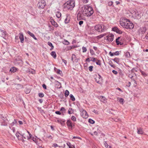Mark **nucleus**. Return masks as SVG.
<instances>
[{
  "mask_svg": "<svg viewBox=\"0 0 148 148\" xmlns=\"http://www.w3.org/2000/svg\"><path fill=\"white\" fill-rule=\"evenodd\" d=\"M137 133L139 134H142L143 133V132L141 129H137Z\"/></svg>",
  "mask_w": 148,
  "mask_h": 148,
  "instance_id": "obj_31",
  "label": "nucleus"
},
{
  "mask_svg": "<svg viewBox=\"0 0 148 148\" xmlns=\"http://www.w3.org/2000/svg\"><path fill=\"white\" fill-rule=\"evenodd\" d=\"M104 144L105 147L106 148H111V147L109 145H108V143H107L106 142H104Z\"/></svg>",
  "mask_w": 148,
  "mask_h": 148,
  "instance_id": "obj_36",
  "label": "nucleus"
},
{
  "mask_svg": "<svg viewBox=\"0 0 148 148\" xmlns=\"http://www.w3.org/2000/svg\"><path fill=\"white\" fill-rule=\"evenodd\" d=\"M55 113L58 115H61V113L59 111H56L55 112Z\"/></svg>",
  "mask_w": 148,
  "mask_h": 148,
  "instance_id": "obj_57",
  "label": "nucleus"
},
{
  "mask_svg": "<svg viewBox=\"0 0 148 148\" xmlns=\"http://www.w3.org/2000/svg\"><path fill=\"white\" fill-rule=\"evenodd\" d=\"M56 15L57 18H59L61 17V14L60 12L58 11L56 12Z\"/></svg>",
  "mask_w": 148,
  "mask_h": 148,
  "instance_id": "obj_26",
  "label": "nucleus"
},
{
  "mask_svg": "<svg viewBox=\"0 0 148 148\" xmlns=\"http://www.w3.org/2000/svg\"><path fill=\"white\" fill-rule=\"evenodd\" d=\"M38 96L40 97H44V95L43 93L40 92L38 94Z\"/></svg>",
  "mask_w": 148,
  "mask_h": 148,
  "instance_id": "obj_47",
  "label": "nucleus"
},
{
  "mask_svg": "<svg viewBox=\"0 0 148 148\" xmlns=\"http://www.w3.org/2000/svg\"><path fill=\"white\" fill-rule=\"evenodd\" d=\"M75 6V2L73 0L68 1L64 4V8L66 10H72Z\"/></svg>",
  "mask_w": 148,
  "mask_h": 148,
  "instance_id": "obj_4",
  "label": "nucleus"
},
{
  "mask_svg": "<svg viewBox=\"0 0 148 148\" xmlns=\"http://www.w3.org/2000/svg\"><path fill=\"white\" fill-rule=\"evenodd\" d=\"M112 30L117 33L121 34L123 32L122 31L120 30L117 27H115L112 28Z\"/></svg>",
  "mask_w": 148,
  "mask_h": 148,
  "instance_id": "obj_14",
  "label": "nucleus"
},
{
  "mask_svg": "<svg viewBox=\"0 0 148 148\" xmlns=\"http://www.w3.org/2000/svg\"><path fill=\"white\" fill-rule=\"evenodd\" d=\"M66 110V109H65V108L64 107H62L60 109V111H64Z\"/></svg>",
  "mask_w": 148,
  "mask_h": 148,
  "instance_id": "obj_54",
  "label": "nucleus"
},
{
  "mask_svg": "<svg viewBox=\"0 0 148 148\" xmlns=\"http://www.w3.org/2000/svg\"><path fill=\"white\" fill-rule=\"evenodd\" d=\"M17 70V69L15 67H12L11 68L10 70V71L12 73H14L16 72Z\"/></svg>",
  "mask_w": 148,
  "mask_h": 148,
  "instance_id": "obj_20",
  "label": "nucleus"
},
{
  "mask_svg": "<svg viewBox=\"0 0 148 148\" xmlns=\"http://www.w3.org/2000/svg\"><path fill=\"white\" fill-rule=\"evenodd\" d=\"M120 38V37H119L116 40V42L117 45H121V42H119V40Z\"/></svg>",
  "mask_w": 148,
  "mask_h": 148,
  "instance_id": "obj_27",
  "label": "nucleus"
},
{
  "mask_svg": "<svg viewBox=\"0 0 148 148\" xmlns=\"http://www.w3.org/2000/svg\"><path fill=\"white\" fill-rule=\"evenodd\" d=\"M64 41L65 42V45H68L69 44V42L67 40H66Z\"/></svg>",
  "mask_w": 148,
  "mask_h": 148,
  "instance_id": "obj_60",
  "label": "nucleus"
},
{
  "mask_svg": "<svg viewBox=\"0 0 148 148\" xmlns=\"http://www.w3.org/2000/svg\"><path fill=\"white\" fill-rule=\"evenodd\" d=\"M93 48L95 51H97V48L95 46H94L93 47Z\"/></svg>",
  "mask_w": 148,
  "mask_h": 148,
  "instance_id": "obj_64",
  "label": "nucleus"
},
{
  "mask_svg": "<svg viewBox=\"0 0 148 148\" xmlns=\"http://www.w3.org/2000/svg\"><path fill=\"white\" fill-rule=\"evenodd\" d=\"M95 81L98 83L100 84V80L101 79V76L99 75L98 74V76L97 77L95 78Z\"/></svg>",
  "mask_w": 148,
  "mask_h": 148,
  "instance_id": "obj_16",
  "label": "nucleus"
},
{
  "mask_svg": "<svg viewBox=\"0 0 148 148\" xmlns=\"http://www.w3.org/2000/svg\"><path fill=\"white\" fill-rule=\"evenodd\" d=\"M83 9V12L84 15L87 16H90L93 13L92 8L90 6H85Z\"/></svg>",
  "mask_w": 148,
  "mask_h": 148,
  "instance_id": "obj_3",
  "label": "nucleus"
},
{
  "mask_svg": "<svg viewBox=\"0 0 148 148\" xmlns=\"http://www.w3.org/2000/svg\"><path fill=\"white\" fill-rule=\"evenodd\" d=\"M80 112H81L82 116L83 118L86 119L88 118V115L86 110L82 109L80 110Z\"/></svg>",
  "mask_w": 148,
  "mask_h": 148,
  "instance_id": "obj_7",
  "label": "nucleus"
},
{
  "mask_svg": "<svg viewBox=\"0 0 148 148\" xmlns=\"http://www.w3.org/2000/svg\"><path fill=\"white\" fill-rule=\"evenodd\" d=\"M112 60H113V61H114L115 62H116V63L118 64H119V60L120 59L118 58H114V59H112Z\"/></svg>",
  "mask_w": 148,
  "mask_h": 148,
  "instance_id": "obj_25",
  "label": "nucleus"
},
{
  "mask_svg": "<svg viewBox=\"0 0 148 148\" xmlns=\"http://www.w3.org/2000/svg\"><path fill=\"white\" fill-rule=\"evenodd\" d=\"M100 101L103 102L105 103L106 102V98H105L103 96H101L100 97Z\"/></svg>",
  "mask_w": 148,
  "mask_h": 148,
  "instance_id": "obj_23",
  "label": "nucleus"
},
{
  "mask_svg": "<svg viewBox=\"0 0 148 148\" xmlns=\"http://www.w3.org/2000/svg\"><path fill=\"white\" fill-rule=\"evenodd\" d=\"M90 53L92 55L94 54H95V53L93 50L92 49H90Z\"/></svg>",
  "mask_w": 148,
  "mask_h": 148,
  "instance_id": "obj_52",
  "label": "nucleus"
},
{
  "mask_svg": "<svg viewBox=\"0 0 148 148\" xmlns=\"http://www.w3.org/2000/svg\"><path fill=\"white\" fill-rule=\"evenodd\" d=\"M119 51H116L115 52H113V53H112V52L110 51L109 53V55L111 56H113L114 55H115V56L118 55H119Z\"/></svg>",
  "mask_w": 148,
  "mask_h": 148,
  "instance_id": "obj_18",
  "label": "nucleus"
},
{
  "mask_svg": "<svg viewBox=\"0 0 148 148\" xmlns=\"http://www.w3.org/2000/svg\"><path fill=\"white\" fill-rule=\"evenodd\" d=\"M76 138L79 139H81V138L80 137H79L74 136L73 137V139Z\"/></svg>",
  "mask_w": 148,
  "mask_h": 148,
  "instance_id": "obj_62",
  "label": "nucleus"
},
{
  "mask_svg": "<svg viewBox=\"0 0 148 148\" xmlns=\"http://www.w3.org/2000/svg\"><path fill=\"white\" fill-rule=\"evenodd\" d=\"M93 66H89V67H88V69H89V70L90 71V72H92V70H93Z\"/></svg>",
  "mask_w": 148,
  "mask_h": 148,
  "instance_id": "obj_44",
  "label": "nucleus"
},
{
  "mask_svg": "<svg viewBox=\"0 0 148 148\" xmlns=\"http://www.w3.org/2000/svg\"><path fill=\"white\" fill-rule=\"evenodd\" d=\"M119 101L121 104H123L124 103V99L123 98H119Z\"/></svg>",
  "mask_w": 148,
  "mask_h": 148,
  "instance_id": "obj_35",
  "label": "nucleus"
},
{
  "mask_svg": "<svg viewBox=\"0 0 148 148\" xmlns=\"http://www.w3.org/2000/svg\"><path fill=\"white\" fill-rule=\"evenodd\" d=\"M113 3V1H110L108 2V6H112V5Z\"/></svg>",
  "mask_w": 148,
  "mask_h": 148,
  "instance_id": "obj_43",
  "label": "nucleus"
},
{
  "mask_svg": "<svg viewBox=\"0 0 148 148\" xmlns=\"http://www.w3.org/2000/svg\"><path fill=\"white\" fill-rule=\"evenodd\" d=\"M82 52L83 53H84L86 52L87 51V49L86 47H82Z\"/></svg>",
  "mask_w": 148,
  "mask_h": 148,
  "instance_id": "obj_49",
  "label": "nucleus"
},
{
  "mask_svg": "<svg viewBox=\"0 0 148 148\" xmlns=\"http://www.w3.org/2000/svg\"><path fill=\"white\" fill-rule=\"evenodd\" d=\"M92 112L95 113L96 114H99V112L98 111L96 110H94Z\"/></svg>",
  "mask_w": 148,
  "mask_h": 148,
  "instance_id": "obj_56",
  "label": "nucleus"
},
{
  "mask_svg": "<svg viewBox=\"0 0 148 148\" xmlns=\"http://www.w3.org/2000/svg\"><path fill=\"white\" fill-rule=\"evenodd\" d=\"M108 64L111 66L113 68H114L115 67V65L113 64L112 61L111 60L109 61Z\"/></svg>",
  "mask_w": 148,
  "mask_h": 148,
  "instance_id": "obj_28",
  "label": "nucleus"
},
{
  "mask_svg": "<svg viewBox=\"0 0 148 148\" xmlns=\"http://www.w3.org/2000/svg\"><path fill=\"white\" fill-rule=\"evenodd\" d=\"M51 24L53 25L55 27H58V25L57 23L55 22L54 20H52L51 21Z\"/></svg>",
  "mask_w": 148,
  "mask_h": 148,
  "instance_id": "obj_21",
  "label": "nucleus"
},
{
  "mask_svg": "<svg viewBox=\"0 0 148 148\" xmlns=\"http://www.w3.org/2000/svg\"><path fill=\"white\" fill-rule=\"evenodd\" d=\"M26 131L27 132V133L29 134V136H27L26 137H25L24 136L25 134H21V135L22 137H23L25 139H27V140H29L30 138H31L32 137V135L28 131L26 130Z\"/></svg>",
  "mask_w": 148,
  "mask_h": 148,
  "instance_id": "obj_12",
  "label": "nucleus"
},
{
  "mask_svg": "<svg viewBox=\"0 0 148 148\" xmlns=\"http://www.w3.org/2000/svg\"><path fill=\"white\" fill-rule=\"evenodd\" d=\"M70 20V16L69 14L66 15V18L64 20L65 23L67 24L69 23Z\"/></svg>",
  "mask_w": 148,
  "mask_h": 148,
  "instance_id": "obj_17",
  "label": "nucleus"
},
{
  "mask_svg": "<svg viewBox=\"0 0 148 148\" xmlns=\"http://www.w3.org/2000/svg\"><path fill=\"white\" fill-rule=\"evenodd\" d=\"M71 119L73 121H76V117L74 116H72L71 117Z\"/></svg>",
  "mask_w": 148,
  "mask_h": 148,
  "instance_id": "obj_50",
  "label": "nucleus"
},
{
  "mask_svg": "<svg viewBox=\"0 0 148 148\" xmlns=\"http://www.w3.org/2000/svg\"><path fill=\"white\" fill-rule=\"evenodd\" d=\"M133 81L134 82V83L135 84V85L134 84V85H135V86H136L137 84V83L136 82V81L134 79H133Z\"/></svg>",
  "mask_w": 148,
  "mask_h": 148,
  "instance_id": "obj_61",
  "label": "nucleus"
},
{
  "mask_svg": "<svg viewBox=\"0 0 148 148\" xmlns=\"http://www.w3.org/2000/svg\"><path fill=\"white\" fill-rule=\"evenodd\" d=\"M51 55L55 59L56 58V55L55 51H52L51 53Z\"/></svg>",
  "mask_w": 148,
  "mask_h": 148,
  "instance_id": "obj_24",
  "label": "nucleus"
},
{
  "mask_svg": "<svg viewBox=\"0 0 148 148\" xmlns=\"http://www.w3.org/2000/svg\"><path fill=\"white\" fill-rule=\"evenodd\" d=\"M34 141V142H35V143L37 144H38V140H39V141H41V140L39 139H36V138L35 137H33L32 138V139Z\"/></svg>",
  "mask_w": 148,
  "mask_h": 148,
  "instance_id": "obj_22",
  "label": "nucleus"
},
{
  "mask_svg": "<svg viewBox=\"0 0 148 148\" xmlns=\"http://www.w3.org/2000/svg\"><path fill=\"white\" fill-rule=\"evenodd\" d=\"M65 121L61 119H58V122L60 123L62 125L64 122Z\"/></svg>",
  "mask_w": 148,
  "mask_h": 148,
  "instance_id": "obj_38",
  "label": "nucleus"
},
{
  "mask_svg": "<svg viewBox=\"0 0 148 148\" xmlns=\"http://www.w3.org/2000/svg\"><path fill=\"white\" fill-rule=\"evenodd\" d=\"M112 72L115 75H116L118 73L116 71H115L114 70H112Z\"/></svg>",
  "mask_w": 148,
  "mask_h": 148,
  "instance_id": "obj_53",
  "label": "nucleus"
},
{
  "mask_svg": "<svg viewBox=\"0 0 148 148\" xmlns=\"http://www.w3.org/2000/svg\"><path fill=\"white\" fill-rule=\"evenodd\" d=\"M125 56L127 58H130L131 56L130 53L129 52H127L125 54Z\"/></svg>",
  "mask_w": 148,
  "mask_h": 148,
  "instance_id": "obj_29",
  "label": "nucleus"
},
{
  "mask_svg": "<svg viewBox=\"0 0 148 148\" xmlns=\"http://www.w3.org/2000/svg\"><path fill=\"white\" fill-rule=\"evenodd\" d=\"M0 30L1 32V36L4 39H6V35H7L6 32L4 30H3L1 29H0Z\"/></svg>",
  "mask_w": 148,
  "mask_h": 148,
  "instance_id": "obj_11",
  "label": "nucleus"
},
{
  "mask_svg": "<svg viewBox=\"0 0 148 148\" xmlns=\"http://www.w3.org/2000/svg\"><path fill=\"white\" fill-rule=\"evenodd\" d=\"M114 36V35L113 34L110 33L104 38L106 40L109 42H111L113 40Z\"/></svg>",
  "mask_w": 148,
  "mask_h": 148,
  "instance_id": "obj_6",
  "label": "nucleus"
},
{
  "mask_svg": "<svg viewBox=\"0 0 148 148\" xmlns=\"http://www.w3.org/2000/svg\"><path fill=\"white\" fill-rule=\"evenodd\" d=\"M76 58L74 54H73L72 55V57L71 60L73 62L74 61L77 62V61L75 60V59H74Z\"/></svg>",
  "mask_w": 148,
  "mask_h": 148,
  "instance_id": "obj_33",
  "label": "nucleus"
},
{
  "mask_svg": "<svg viewBox=\"0 0 148 148\" xmlns=\"http://www.w3.org/2000/svg\"><path fill=\"white\" fill-rule=\"evenodd\" d=\"M106 23H102L98 24L95 26V29L97 31L100 32H103L106 31L108 29Z\"/></svg>",
  "mask_w": 148,
  "mask_h": 148,
  "instance_id": "obj_2",
  "label": "nucleus"
},
{
  "mask_svg": "<svg viewBox=\"0 0 148 148\" xmlns=\"http://www.w3.org/2000/svg\"><path fill=\"white\" fill-rule=\"evenodd\" d=\"M147 30V28L145 27H140L138 30V32L139 34H144Z\"/></svg>",
  "mask_w": 148,
  "mask_h": 148,
  "instance_id": "obj_9",
  "label": "nucleus"
},
{
  "mask_svg": "<svg viewBox=\"0 0 148 148\" xmlns=\"http://www.w3.org/2000/svg\"><path fill=\"white\" fill-rule=\"evenodd\" d=\"M47 44L48 45L51 47V48L50 49V50H51L53 49L54 48V47L52 43L50 42H48Z\"/></svg>",
  "mask_w": 148,
  "mask_h": 148,
  "instance_id": "obj_30",
  "label": "nucleus"
},
{
  "mask_svg": "<svg viewBox=\"0 0 148 148\" xmlns=\"http://www.w3.org/2000/svg\"><path fill=\"white\" fill-rule=\"evenodd\" d=\"M21 134H20L18 132H17L16 133L15 135L18 140H22V141L23 142L24 141V140H23V137L21 136Z\"/></svg>",
  "mask_w": 148,
  "mask_h": 148,
  "instance_id": "obj_13",
  "label": "nucleus"
},
{
  "mask_svg": "<svg viewBox=\"0 0 148 148\" xmlns=\"http://www.w3.org/2000/svg\"><path fill=\"white\" fill-rule=\"evenodd\" d=\"M77 19L80 20L81 18H82L81 17V15L79 14V13L77 14Z\"/></svg>",
  "mask_w": 148,
  "mask_h": 148,
  "instance_id": "obj_48",
  "label": "nucleus"
},
{
  "mask_svg": "<svg viewBox=\"0 0 148 148\" xmlns=\"http://www.w3.org/2000/svg\"><path fill=\"white\" fill-rule=\"evenodd\" d=\"M91 59L90 58H88L86 59V62L88 61L89 62H90V61H91V60H90L91 59Z\"/></svg>",
  "mask_w": 148,
  "mask_h": 148,
  "instance_id": "obj_59",
  "label": "nucleus"
},
{
  "mask_svg": "<svg viewBox=\"0 0 148 148\" xmlns=\"http://www.w3.org/2000/svg\"><path fill=\"white\" fill-rule=\"evenodd\" d=\"M120 24L123 27L127 29H132L134 27L133 23L127 19H123L120 21Z\"/></svg>",
  "mask_w": 148,
  "mask_h": 148,
  "instance_id": "obj_1",
  "label": "nucleus"
},
{
  "mask_svg": "<svg viewBox=\"0 0 148 148\" xmlns=\"http://www.w3.org/2000/svg\"><path fill=\"white\" fill-rule=\"evenodd\" d=\"M46 5L45 2L44 0H41L38 3L37 5L39 8L43 9L45 7Z\"/></svg>",
  "mask_w": 148,
  "mask_h": 148,
  "instance_id": "obj_5",
  "label": "nucleus"
},
{
  "mask_svg": "<svg viewBox=\"0 0 148 148\" xmlns=\"http://www.w3.org/2000/svg\"><path fill=\"white\" fill-rule=\"evenodd\" d=\"M140 72L141 73V74L144 76H147V74L145 73V72L141 70H140Z\"/></svg>",
  "mask_w": 148,
  "mask_h": 148,
  "instance_id": "obj_40",
  "label": "nucleus"
},
{
  "mask_svg": "<svg viewBox=\"0 0 148 148\" xmlns=\"http://www.w3.org/2000/svg\"><path fill=\"white\" fill-rule=\"evenodd\" d=\"M19 35V38L20 40V42L21 43H23V42L24 40L23 34L22 33H20Z\"/></svg>",
  "mask_w": 148,
  "mask_h": 148,
  "instance_id": "obj_15",
  "label": "nucleus"
},
{
  "mask_svg": "<svg viewBox=\"0 0 148 148\" xmlns=\"http://www.w3.org/2000/svg\"><path fill=\"white\" fill-rule=\"evenodd\" d=\"M69 92L67 90H66L65 91L64 95L66 97H68L69 95Z\"/></svg>",
  "mask_w": 148,
  "mask_h": 148,
  "instance_id": "obj_32",
  "label": "nucleus"
},
{
  "mask_svg": "<svg viewBox=\"0 0 148 148\" xmlns=\"http://www.w3.org/2000/svg\"><path fill=\"white\" fill-rule=\"evenodd\" d=\"M91 59V61H92L93 62H95L96 61V58L94 57H90Z\"/></svg>",
  "mask_w": 148,
  "mask_h": 148,
  "instance_id": "obj_51",
  "label": "nucleus"
},
{
  "mask_svg": "<svg viewBox=\"0 0 148 148\" xmlns=\"http://www.w3.org/2000/svg\"><path fill=\"white\" fill-rule=\"evenodd\" d=\"M97 62H96L97 64L100 66L101 65V62L100 60H97Z\"/></svg>",
  "mask_w": 148,
  "mask_h": 148,
  "instance_id": "obj_46",
  "label": "nucleus"
},
{
  "mask_svg": "<svg viewBox=\"0 0 148 148\" xmlns=\"http://www.w3.org/2000/svg\"><path fill=\"white\" fill-rule=\"evenodd\" d=\"M0 119V122L1 123V125L3 126H6L7 125V123L6 121V119L3 116H1Z\"/></svg>",
  "mask_w": 148,
  "mask_h": 148,
  "instance_id": "obj_8",
  "label": "nucleus"
},
{
  "mask_svg": "<svg viewBox=\"0 0 148 148\" xmlns=\"http://www.w3.org/2000/svg\"><path fill=\"white\" fill-rule=\"evenodd\" d=\"M17 122L15 120H14V121L12 122L10 124V125L12 126L14 125L15 124H16L17 123Z\"/></svg>",
  "mask_w": 148,
  "mask_h": 148,
  "instance_id": "obj_42",
  "label": "nucleus"
},
{
  "mask_svg": "<svg viewBox=\"0 0 148 148\" xmlns=\"http://www.w3.org/2000/svg\"><path fill=\"white\" fill-rule=\"evenodd\" d=\"M66 124L68 128L69 129H72L75 126L74 123H73L72 122L69 120H68L67 121Z\"/></svg>",
  "mask_w": 148,
  "mask_h": 148,
  "instance_id": "obj_10",
  "label": "nucleus"
},
{
  "mask_svg": "<svg viewBox=\"0 0 148 148\" xmlns=\"http://www.w3.org/2000/svg\"><path fill=\"white\" fill-rule=\"evenodd\" d=\"M83 23V21H79V25H80V26H81L82 25Z\"/></svg>",
  "mask_w": 148,
  "mask_h": 148,
  "instance_id": "obj_58",
  "label": "nucleus"
},
{
  "mask_svg": "<svg viewBox=\"0 0 148 148\" xmlns=\"http://www.w3.org/2000/svg\"><path fill=\"white\" fill-rule=\"evenodd\" d=\"M56 73L57 74H59L61 75L62 74V71L61 70H59V69L57 70V71H56Z\"/></svg>",
  "mask_w": 148,
  "mask_h": 148,
  "instance_id": "obj_39",
  "label": "nucleus"
},
{
  "mask_svg": "<svg viewBox=\"0 0 148 148\" xmlns=\"http://www.w3.org/2000/svg\"><path fill=\"white\" fill-rule=\"evenodd\" d=\"M71 99V100L73 101H74L75 100V99L74 97L73 96V95L72 94H70L69 95Z\"/></svg>",
  "mask_w": 148,
  "mask_h": 148,
  "instance_id": "obj_34",
  "label": "nucleus"
},
{
  "mask_svg": "<svg viewBox=\"0 0 148 148\" xmlns=\"http://www.w3.org/2000/svg\"><path fill=\"white\" fill-rule=\"evenodd\" d=\"M12 131L14 133V132L15 131V127H13L12 128Z\"/></svg>",
  "mask_w": 148,
  "mask_h": 148,
  "instance_id": "obj_63",
  "label": "nucleus"
},
{
  "mask_svg": "<svg viewBox=\"0 0 148 148\" xmlns=\"http://www.w3.org/2000/svg\"><path fill=\"white\" fill-rule=\"evenodd\" d=\"M27 34L31 36L34 39L37 40V38L35 37L34 35L31 32L29 31H28Z\"/></svg>",
  "mask_w": 148,
  "mask_h": 148,
  "instance_id": "obj_19",
  "label": "nucleus"
},
{
  "mask_svg": "<svg viewBox=\"0 0 148 148\" xmlns=\"http://www.w3.org/2000/svg\"><path fill=\"white\" fill-rule=\"evenodd\" d=\"M88 122L92 124H94L95 123V121L91 119H89Z\"/></svg>",
  "mask_w": 148,
  "mask_h": 148,
  "instance_id": "obj_37",
  "label": "nucleus"
},
{
  "mask_svg": "<svg viewBox=\"0 0 148 148\" xmlns=\"http://www.w3.org/2000/svg\"><path fill=\"white\" fill-rule=\"evenodd\" d=\"M42 86L44 89H46L47 87L46 85L45 84H43L42 85Z\"/></svg>",
  "mask_w": 148,
  "mask_h": 148,
  "instance_id": "obj_55",
  "label": "nucleus"
},
{
  "mask_svg": "<svg viewBox=\"0 0 148 148\" xmlns=\"http://www.w3.org/2000/svg\"><path fill=\"white\" fill-rule=\"evenodd\" d=\"M25 92L26 93L28 94L30 92V90L29 89L26 88L25 90Z\"/></svg>",
  "mask_w": 148,
  "mask_h": 148,
  "instance_id": "obj_45",
  "label": "nucleus"
},
{
  "mask_svg": "<svg viewBox=\"0 0 148 148\" xmlns=\"http://www.w3.org/2000/svg\"><path fill=\"white\" fill-rule=\"evenodd\" d=\"M106 35V34H103L100 35L99 36H97V37L98 38H102L103 37L105 36Z\"/></svg>",
  "mask_w": 148,
  "mask_h": 148,
  "instance_id": "obj_41",
  "label": "nucleus"
}]
</instances>
